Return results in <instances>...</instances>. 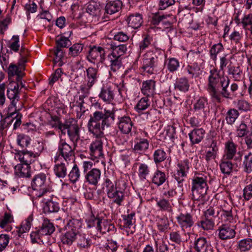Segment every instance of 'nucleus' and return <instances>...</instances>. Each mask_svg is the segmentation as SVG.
<instances>
[{
    "label": "nucleus",
    "instance_id": "de8ad7c7",
    "mask_svg": "<svg viewBox=\"0 0 252 252\" xmlns=\"http://www.w3.org/2000/svg\"><path fill=\"white\" fill-rule=\"evenodd\" d=\"M149 145L147 139H141L139 142L134 145L133 150L136 152H144L148 149Z\"/></svg>",
    "mask_w": 252,
    "mask_h": 252
},
{
    "label": "nucleus",
    "instance_id": "0e129e2a",
    "mask_svg": "<svg viewBox=\"0 0 252 252\" xmlns=\"http://www.w3.org/2000/svg\"><path fill=\"white\" fill-rule=\"evenodd\" d=\"M83 49V45L82 44H74L69 48V54L72 57H76L82 52Z\"/></svg>",
    "mask_w": 252,
    "mask_h": 252
},
{
    "label": "nucleus",
    "instance_id": "7c9ffc66",
    "mask_svg": "<svg viewBox=\"0 0 252 252\" xmlns=\"http://www.w3.org/2000/svg\"><path fill=\"white\" fill-rule=\"evenodd\" d=\"M209 246L206 239L199 237L194 242V249L197 252H207Z\"/></svg>",
    "mask_w": 252,
    "mask_h": 252
},
{
    "label": "nucleus",
    "instance_id": "2eb2a0df",
    "mask_svg": "<svg viewBox=\"0 0 252 252\" xmlns=\"http://www.w3.org/2000/svg\"><path fill=\"white\" fill-rule=\"evenodd\" d=\"M118 127L122 133L128 134L133 126V123L129 116H124L118 117Z\"/></svg>",
    "mask_w": 252,
    "mask_h": 252
},
{
    "label": "nucleus",
    "instance_id": "393cba45",
    "mask_svg": "<svg viewBox=\"0 0 252 252\" xmlns=\"http://www.w3.org/2000/svg\"><path fill=\"white\" fill-rule=\"evenodd\" d=\"M155 90V82L152 80H147L142 83V93L146 96L153 95Z\"/></svg>",
    "mask_w": 252,
    "mask_h": 252
},
{
    "label": "nucleus",
    "instance_id": "39448f33",
    "mask_svg": "<svg viewBox=\"0 0 252 252\" xmlns=\"http://www.w3.org/2000/svg\"><path fill=\"white\" fill-rule=\"evenodd\" d=\"M85 182L88 185L97 186L101 179V171L97 168H93V163L90 161L83 162Z\"/></svg>",
    "mask_w": 252,
    "mask_h": 252
},
{
    "label": "nucleus",
    "instance_id": "6e6d98bb",
    "mask_svg": "<svg viewBox=\"0 0 252 252\" xmlns=\"http://www.w3.org/2000/svg\"><path fill=\"white\" fill-rule=\"evenodd\" d=\"M32 220L33 215L31 214L27 218L25 221L22 222L21 227L19 230V233H23L28 231L31 228Z\"/></svg>",
    "mask_w": 252,
    "mask_h": 252
},
{
    "label": "nucleus",
    "instance_id": "ea45409f",
    "mask_svg": "<svg viewBox=\"0 0 252 252\" xmlns=\"http://www.w3.org/2000/svg\"><path fill=\"white\" fill-rule=\"evenodd\" d=\"M238 111L235 109H230L226 113L225 120L227 124L232 125L239 116Z\"/></svg>",
    "mask_w": 252,
    "mask_h": 252
},
{
    "label": "nucleus",
    "instance_id": "a19ab883",
    "mask_svg": "<svg viewBox=\"0 0 252 252\" xmlns=\"http://www.w3.org/2000/svg\"><path fill=\"white\" fill-rule=\"evenodd\" d=\"M228 74L232 75L235 80H240L242 75V70L239 66H235L229 64L228 66Z\"/></svg>",
    "mask_w": 252,
    "mask_h": 252
},
{
    "label": "nucleus",
    "instance_id": "a878e982",
    "mask_svg": "<svg viewBox=\"0 0 252 252\" xmlns=\"http://www.w3.org/2000/svg\"><path fill=\"white\" fill-rule=\"evenodd\" d=\"M231 159L223 157L220 163V167L221 172L227 175H229L232 172L234 165L230 161Z\"/></svg>",
    "mask_w": 252,
    "mask_h": 252
},
{
    "label": "nucleus",
    "instance_id": "e2e57ef3",
    "mask_svg": "<svg viewBox=\"0 0 252 252\" xmlns=\"http://www.w3.org/2000/svg\"><path fill=\"white\" fill-rule=\"evenodd\" d=\"M152 41V38L149 35H144L142 40L139 44L140 51L141 52L147 49L151 44Z\"/></svg>",
    "mask_w": 252,
    "mask_h": 252
},
{
    "label": "nucleus",
    "instance_id": "6e6552de",
    "mask_svg": "<svg viewBox=\"0 0 252 252\" xmlns=\"http://www.w3.org/2000/svg\"><path fill=\"white\" fill-rule=\"evenodd\" d=\"M32 187L33 189L39 191L38 197L42 196L49 190V182L44 173L36 175L32 180Z\"/></svg>",
    "mask_w": 252,
    "mask_h": 252
},
{
    "label": "nucleus",
    "instance_id": "864d4df0",
    "mask_svg": "<svg viewBox=\"0 0 252 252\" xmlns=\"http://www.w3.org/2000/svg\"><path fill=\"white\" fill-rule=\"evenodd\" d=\"M166 158V154L162 149L156 150L153 154L154 162L157 164L161 162Z\"/></svg>",
    "mask_w": 252,
    "mask_h": 252
},
{
    "label": "nucleus",
    "instance_id": "423d86ee",
    "mask_svg": "<svg viewBox=\"0 0 252 252\" xmlns=\"http://www.w3.org/2000/svg\"><path fill=\"white\" fill-rule=\"evenodd\" d=\"M19 85L15 82H12L10 84V88L7 90V96L11 100V104L8 107L7 114L6 117L9 119H13L15 114L17 113L16 103L19 100Z\"/></svg>",
    "mask_w": 252,
    "mask_h": 252
},
{
    "label": "nucleus",
    "instance_id": "9d476101",
    "mask_svg": "<svg viewBox=\"0 0 252 252\" xmlns=\"http://www.w3.org/2000/svg\"><path fill=\"white\" fill-rule=\"evenodd\" d=\"M126 183L125 180L119 181V186L116 189L107 194L112 203L121 206L125 198V190Z\"/></svg>",
    "mask_w": 252,
    "mask_h": 252
},
{
    "label": "nucleus",
    "instance_id": "0eeeda50",
    "mask_svg": "<svg viewBox=\"0 0 252 252\" xmlns=\"http://www.w3.org/2000/svg\"><path fill=\"white\" fill-rule=\"evenodd\" d=\"M62 128V134L64 135L67 132L70 140L75 145L80 139L79 127L77 123L73 120L66 121Z\"/></svg>",
    "mask_w": 252,
    "mask_h": 252
},
{
    "label": "nucleus",
    "instance_id": "6ab92c4d",
    "mask_svg": "<svg viewBox=\"0 0 252 252\" xmlns=\"http://www.w3.org/2000/svg\"><path fill=\"white\" fill-rule=\"evenodd\" d=\"M177 222L183 231L193 226L194 221L192 217L189 213H181L177 217Z\"/></svg>",
    "mask_w": 252,
    "mask_h": 252
},
{
    "label": "nucleus",
    "instance_id": "f3484780",
    "mask_svg": "<svg viewBox=\"0 0 252 252\" xmlns=\"http://www.w3.org/2000/svg\"><path fill=\"white\" fill-rule=\"evenodd\" d=\"M102 138H97L90 146V154L94 158L102 157L103 154V142Z\"/></svg>",
    "mask_w": 252,
    "mask_h": 252
},
{
    "label": "nucleus",
    "instance_id": "603ef678",
    "mask_svg": "<svg viewBox=\"0 0 252 252\" xmlns=\"http://www.w3.org/2000/svg\"><path fill=\"white\" fill-rule=\"evenodd\" d=\"M157 225L160 232L167 231L169 227V222L167 218H159L157 220Z\"/></svg>",
    "mask_w": 252,
    "mask_h": 252
},
{
    "label": "nucleus",
    "instance_id": "c9c22d12",
    "mask_svg": "<svg viewBox=\"0 0 252 252\" xmlns=\"http://www.w3.org/2000/svg\"><path fill=\"white\" fill-rule=\"evenodd\" d=\"M185 70L191 78L197 77L200 74V66L197 63H191L186 66Z\"/></svg>",
    "mask_w": 252,
    "mask_h": 252
},
{
    "label": "nucleus",
    "instance_id": "412c9836",
    "mask_svg": "<svg viewBox=\"0 0 252 252\" xmlns=\"http://www.w3.org/2000/svg\"><path fill=\"white\" fill-rule=\"evenodd\" d=\"M123 3L120 0L109 1L105 7V13L112 15L119 12L122 7Z\"/></svg>",
    "mask_w": 252,
    "mask_h": 252
},
{
    "label": "nucleus",
    "instance_id": "774afa93",
    "mask_svg": "<svg viewBox=\"0 0 252 252\" xmlns=\"http://www.w3.org/2000/svg\"><path fill=\"white\" fill-rule=\"evenodd\" d=\"M158 206L162 210L172 211V206L168 200L165 199H160L157 202Z\"/></svg>",
    "mask_w": 252,
    "mask_h": 252
},
{
    "label": "nucleus",
    "instance_id": "052dcab7",
    "mask_svg": "<svg viewBox=\"0 0 252 252\" xmlns=\"http://www.w3.org/2000/svg\"><path fill=\"white\" fill-rule=\"evenodd\" d=\"M180 66V63L179 61L176 58H172L168 60L167 63V67L168 70L170 72H173L177 70Z\"/></svg>",
    "mask_w": 252,
    "mask_h": 252
},
{
    "label": "nucleus",
    "instance_id": "473e14b6",
    "mask_svg": "<svg viewBox=\"0 0 252 252\" xmlns=\"http://www.w3.org/2000/svg\"><path fill=\"white\" fill-rule=\"evenodd\" d=\"M175 89L183 92L188 91L189 84L188 80L186 77L178 78L174 84Z\"/></svg>",
    "mask_w": 252,
    "mask_h": 252
},
{
    "label": "nucleus",
    "instance_id": "bb28decb",
    "mask_svg": "<svg viewBox=\"0 0 252 252\" xmlns=\"http://www.w3.org/2000/svg\"><path fill=\"white\" fill-rule=\"evenodd\" d=\"M15 174L19 177H29L30 176V166L26 164H18L15 166Z\"/></svg>",
    "mask_w": 252,
    "mask_h": 252
},
{
    "label": "nucleus",
    "instance_id": "ddd939ff",
    "mask_svg": "<svg viewBox=\"0 0 252 252\" xmlns=\"http://www.w3.org/2000/svg\"><path fill=\"white\" fill-rule=\"evenodd\" d=\"M193 111L196 115L206 118L210 112L207 98L200 97L198 98L193 104Z\"/></svg>",
    "mask_w": 252,
    "mask_h": 252
},
{
    "label": "nucleus",
    "instance_id": "1a4fd4ad",
    "mask_svg": "<svg viewBox=\"0 0 252 252\" xmlns=\"http://www.w3.org/2000/svg\"><path fill=\"white\" fill-rule=\"evenodd\" d=\"M74 149L63 140H61L59 143L57 156L55 157V162L63 158L66 161H69L73 157Z\"/></svg>",
    "mask_w": 252,
    "mask_h": 252
},
{
    "label": "nucleus",
    "instance_id": "c756f323",
    "mask_svg": "<svg viewBox=\"0 0 252 252\" xmlns=\"http://www.w3.org/2000/svg\"><path fill=\"white\" fill-rule=\"evenodd\" d=\"M119 186V181L116 182L114 180L106 177L102 184V188L107 195L114 190Z\"/></svg>",
    "mask_w": 252,
    "mask_h": 252
},
{
    "label": "nucleus",
    "instance_id": "5701e85b",
    "mask_svg": "<svg viewBox=\"0 0 252 252\" xmlns=\"http://www.w3.org/2000/svg\"><path fill=\"white\" fill-rule=\"evenodd\" d=\"M179 169L177 172L174 174L175 179L177 181L179 187H183V183L185 181V178L186 177V169H188L189 167L187 164L182 165L178 164Z\"/></svg>",
    "mask_w": 252,
    "mask_h": 252
},
{
    "label": "nucleus",
    "instance_id": "37998d69",
    "mask_svg": "<svg viewBox=\"0 0 252 252\" xmlns=\"http://www.w3.org/2000/svg\"><path fill=\"white\" fill-rule=\"evenodd\" d=\"M238 249L241 252H246L252 249V239L247 238L238 242Z\"/></svg>",
    "mask_w": 252,
    "mask_h": 252
},
{
    "label": "nucleus",
    "instance_id": "680f3d73",
    "mask_svg": "<svg viewBox=\"0 0 252 252\" xmlns=\"http://www.w3.org/2000/svg\"><path fill=\"white\" fill-rule=\"evenodd\" d=\"M248 126L244 121H242L237 127V135L239 137H243L248 133Z\"/></svg>",
    "mask_w": 252,
    "mask_h": 252
},
{
    "label": "nucleus",
    "instance_id": "dca6fc26",
    "mask_svg": "<svg viewBox=\"0 0 252 252\" xmlns=\"http://www.w3.org/2000/svg\"><path fill=\"white\" fill-rule=\"evenodd\" d=\"M217 231L218 232L219 238L221 240L233 239L236 235L235 228L227 224H222L219 226Z\"/></svg>",
    "mask_w": 252,
    "mask_h": 252
},
{
    "label": "nucleus",
    "instance_id": "bf43d9fd",
    "mask_svg": "<svg viewBox=\"0 0 252 252\" xmlns=\"http://www.w3.org/2000/svg\"><path fill=\"white\" fill-rule=\"evenodd\" d=\"M169 239L171 242L178 245H180L182 242H184L179 231H171L169 234Z\"/></svg>",
    "mask_w": 252,
    "mask_h": 252
},
{
    "label": "nucleus",
    "instance_id": "4be33fe9",
    "mask_svg": "<svg viewBox=\"0 0 252 252\" xmlns=\"http://www.w3.org/2000/svg\"><path fill=\"white\" fill-rule=\"evenodd\" d=\"M98 96L104 102L107 103H111L114 98L113 91L110 87L107 86H103L101 88Z\"/></svg>",
    "mask_w": 252,
    "mask_h": 252
},
{
    "label": "nucleus",
    "instance_id": "c85d7f7f",
    "mask_svg": "<svg viewBox=\"0 0 252 252\" xmlns=\"http://www.w3.org/2000/svg\"><path fill=\"white\" fill-rule=\"evenodd\" d=\"M39 229L40 233L45 236L50 235L52 234L55 231V228L53 223L49 220L45 219Z\"/></svg>",
    "mask_w": 252,
    "mask_h": 252
},
{
    "label": "nucleus",
    "instance_id": "a18cd8bd",
    "mask_svg": "<svg viewBox=\"0 0 252 252\" xmlns=\"http://www.w3.org/2000/svg\"><path fill=\"white\" fill-rule=\"evenodd\" d=\"M197 225L204 230H211L214 226V219L203 218L201 220L198 221Z\"/></svg>",
    "mask_w": 252,
    "mask_h": 252
},
{
    "label": "nucleus",
    "instance_id": "3c124183",
    "mask_svg": "<svg viewBox=\"0 0 252 252\" xmlns=\"http://www.w3.org/2000/svg\"><path fill=\"white\" fill-rule=\"evenodd\" d=\"M43 209L45 213H56L60 210V206L58 203L49 201L46 203Z\"/></svg>",
    "mask_w": 252,
    "mask_h": 252
},
{
    "label": "nucleus",
    "instance_id": "72a5a7b5",
    "mask_svg": "<svg viewBox=\"0 0 252 252\" xmlns=\"http://www.w3.org/2000/svg\"><path fill=\"white\" fill-rule=\"evenodd\" d=\"M87 83L90 86H93L96 82L97 78V69L89 67L87 70Z\"/></svg>",
    "mask_w": 252,
    "mask_h": 252
},
{
    "label": "nucleus",
    "instance_id": "20e7f679",
    "mask_svg": "<svg viewBox=\"0 0 252 252\" xmlns=\"http://www.w3.org/2000/svg\"><path fill=\"white\" fill-rule=\"evenodd\" d=\"M208 189L207 177L198 175L192 180L191 198L194 200L202 199L206 194Z\"/></svg>",
    "mask_w": 252,
    "mask_h": 252
},
{
    "label": "nucleus",
    "instance_id": "a211bd4d",
    "mask_svg": "<svg viewBox=\"0 0 252 252\" xmlns=\"http://www.w3.org/2000/svg\"><path fill=\"white\" fill-rule=\"evenodd\" d=\"M92 86H90L88 84H82L80 86L79 90L78 92L79 94V100L77 101L76 104L80 108V111L84 113L85 107L84 103H85L84 99L89 96L90 94V90Z\"/></svg>",
    "mask_w": 252,
    "mask_h": 252
},
{
    "label": "nucleus",
    "instance_id": "49530a36",
    "mask_svg": "<svg viewBox=\"0 0 252 252\" xmlns=\"http://www.w3.org/2000/svg\"><path fill=\"white\" fill-rule=\"evenodd\" d=\"M81 172L77 164H74L71 170L69 172L68 177L70 181L74 184L76 183L79 179Z\"/></svg>",
    "mask_w": 252,
    "mask_h": 252
},
{
    "label": "nucleus",
    "instance_id": "69168bd1",
    "mask_svg": "<svg viewBox=\"0 0 252 252\" xmlns=\"http://www.w3.org/2000/svg\"><path fill=\"white\" fill-rule=\"evenodd\" d=\"M57 47L62 48L63 47H67L68 45L71 44L68 37H66L63 36H61L58 39L56 40Z\"/></svg>",
    "mask_w": 252,
    "mask_h": 252
},
{
    "label": "nucleus",
    "instance_id": "f257e3e1",
    "mask_svg": "<svg viewBox=\"0 0 252 252\" xmlns=\"http://www.w3.org/2000/svg\"><path fill=\"white\" fill-rule=\"evenodd\" d=\"M230 80L221 76L220 71L213 68L210 70L207 84V91L217 102L221 101V95L226 98H232V94L229 90Z\"/></svg>",
    "mask_w": 252,
    "mask_h": 252
},
{
    "label": "nucleus",
    "instance_id": "2f4dec72",
    "mask_svg": "<svg viewBox=\"0 0 252 252\" xmlns=\"http://www.w3.org/2000/svg\"><path fill=\"white\" fill-rule=\"evenodd\" d=\"M86 12L93 17L99 16L100 15L99 5L94 1H91L87 4Z\"/></svg>",
    "mask_w": 252,
    "mask_h": 252
},
{
    "label": "nucleus",
    "instance_id": "c03bdc74",
    "mask_svg": "<svg viewBox=\"0 0 252 252\" xmlns=\"http://www.w3.org/2000/svg\"><path fill=\"white\" fill-rule=\"evenodd\" d=\"M54 170L55 175L59 178H63L67 174V167L64 163L56 164Z\"/></svg>",
    "mask_w": 252,
    "mask_h": 252
},
{
    "label": "nucleus",
    "instance_id": "7ed1b4c3",
    "mask_svg": "<svg viewBox=\"0 0 252 252\" xmlns=\"http://www.w3.org/2000/svg\"><path fill=\"white\" fill-rule=\"evenodd\" d=\"M82 223L79 220H69L64 227V232L62 234L61 241L63 244L68 246L72 245V240L80 233Z\"/></svg>",
    "mask_w": 252,
    "mask_h": 252
},
{
    "label": "nucleus",
    "instance_id": "9b49d317",
    "mask_svg": "<svg viewBox=\"0 0 252 252\" xmlns=\"http://www.w3.org/2000/svg\"><path fill=\"white\" fill-rule=\"evenodd\" d=\"M158 63V58L152 51L147 52L144 56L142 69L148 74L154 73Z\"/></svg>",
    "mask_w": 252,
    "mask_h": 252
},
{
    "label": "nucleus",
    "instance_id": "cd10ccee",
    "mask_svg": "<svg viewBox=\"0 0 252 252\" xmlns=\"http://www.w3.org/2000/svg\"><path fill=\"white\" fill-rule=\"evenodd\" d=\"M127 21L129 26L133 29H137L143 22L142 15L138 13L132 14L129 16Z\"/></svg>",
    "mask_w": 252,
    "mask_h": 252
},
{
    "label": "nucleus",
    "instance_id": "4468645a",
    "mask_svg": "<svg viewBox=\"0 0 252 252\" xmlns=\"http://www.w3.org/2000/svg\"><path fill=\"white\" fill-rule=\"evenodd\" d=\"M16 158L23 164L30 165L34 161L36 158L38 157V154L35 151H28L27 150H23L19 151L15 154Z\"/></svg>",
    "mask_w": 252,
    "mask_h": 252
},
{
    "label": "nucleus",
    "instance_id": "f8f14e48",
    "mask_svg": "<svg viewBox=\"0 0 252 252\" xmlns=\"http://www.w3.org/2000/svg\"><path fill=\"white\" fill-rule=\"evenodd\" d=\"M105 54L103 48L94 46L90 48L87 59L92 63H96L98 66L100 63H103L105 60Z\"/></svg>",
    "mask_w": 252,
    "mask_h": 252
},
{
    "label": "nucleus",
    "instance_id": "4d7b16f0",
    "mask_svg": "<svg viewBox=\"0 0 252 252\" xmlns=\"http://www.w3.org/2000/svg\"><path fill=\"white\" fill-rule=\"evenodd\" d=\"M223 50V47L221 43H219L213 45L210 50V54L214 61L217 59V56L218 53L221 52Z\"/></svg>",
    "mask_w": 252,
    "mask_h": 252
},
{
    "label": "nucleus",
    "instance_id": "79ce46f5",
    "mask_svg": "<svg viewBox=\"0 0 252 252\" xmlns=\"http://www.w3.org/2000/svg\"><path fill=\"white\" fill-rule=\"evenodd\" d=\"M17 143L22 148H27L30 145L31 139L25 134H20L17 135L16 139Z\"/></svg>",
    "mask_w": 252,
    "mask_h": 252
},
{
    "label": "nucleus",
    "instance_id": "5fc2aeb1",
    "mask_svg": "<svg viewBox=\"0 0 252 252\" xmlns=\"http://www.w3.org/2000/svg\"><path fill=\"white\" fill-rule=\"evenodd\" d=\"M243 165L245 172L250 173L252 171V153L251 152L245 156Z\"/></svg>",
    "mask_w": 252,
    "mask_h": 252
},
{
    "label": "nucleus",
    "instance_id": "58836bf2",
    "mask_svg": "<svg viewBox=\"0 0 252 252\" xmlns=\"http://www.w3.org/2000/svg\"><path fill=\"white\" fill-rule=\"evenodd\" d=\"M111 48L112 50V52L111 55L119 58H121V56L125 54L127 50V47L126 44L115 45L111 44Z\"/></svg>",
    "mask_w": 252,
    "mask_h": 252
},
{
    "label": "nucleus",
    "instance_id": "b1692460",
    "mask_svg": "<svg viewBox=\"0 0 252 252\" xmlns=\"http://www.w3.org/2000/svg\"><path fill=\"white\" fill-rule=\"evenodd\" d=\"M205 130L202 128H195L189 133V137L192 144H198L203 139Z\"/></svg>",
    "mask_w": 252,
    "mask_h": 252
},
{
    "label": "nucleus",
    "instance_id": "f03ea898",
    "mask_svg": "<svg viewBox=\"0 0 252 252\" xmlns=\"http://www.w3.org/2000/svg\"><path fill=\"white\" fill-rule=\"evenodd\" d=\"M115 120L113 110L105 109L104 112L96 111L91 116L88 123L89 131L96 138H103L105 127H108Z\"/></svg>",
    "mask_w": 252,
    "mask_h": 252
},
{
    "label": "nucleus",
    "instance_id": "338daca9",
    "mask_svg": "<svg viewBox=\"0 0 252 252\" xmlns=\"http://www.w3.org/2000/svg\"><path fill=\"white\" fill-rule=\"evenodd\" d=\"M220 216L221 217V219L225 222H232L234 220L232 209L227 211L223 210L221 211Z\"/></svg>",
    "mask_w": 252,
    "mask_h": 252
},
{
    "label": "nucleus",
    "instance_id": "aec40b11",
    "mask_svg": "<svg viewBox=\"0 0 252 252\" xmlns=\"http://www.w3.org/2000/svg\"><path fill=\"white\" fill-rule=\"evenodd\" d=\"M76 242L79 249H88L92 245V240L86 234L80 233L72 240V243Z\"/></svg>",
    "mask_w": 252,
    "mask_h": 252
},
{
    "label": "nucleus",
    "instance_id": "4c0bfd02",
    "mask_svg": "<svg viewBox=\"0 0 252 252\" xmlns=\"http://www.w3.org/2000/svg\"><path fill=\"white\" fill-rule=\"evenodd\" d=\"M218 151V148L217 146V142L215 141H212L209 149L206 152L205 155V159L207 161L210 160L214 159L217 156V153Z\"/></svg>",
    "mask_w": 252,
    "mask_h": 252
},
{
    "label": "nucleus",
    "instance_id": "8fccbe9b",
    "mask_svg": "<svg viewBox=\"0 0 252 252\" xmlns=\"http://www.w3.org/2000/svg\"><path fill=\"white\" fill-rule=\"evenodd\" d=\"M108 59L111 63L110 67L111 70L114 72L118 70L122 65L121 58L110 55L108 56Z\"/></svg>",
    "mask_w": 252,
    "mask_h": 252
},
{
    "label": "nucleus",
    "instance_id": "09e8293b",
    "mask_svg": "<svg viewBox=\"0 0 252 252\" xmlns=\"http://www.w3.org/2000/svg\"><path fill=\"white\" fill-rule=\"evenodd\" d=\"M150 106V102L148 96L141 98L135 107L138 113L146 110Z\"/></svg>",
    "mask_w": 252,
    "mask_h": 252
},
{
    "label": "nucleus",
    "instance_id": "13d9d810",
    "mask_svg": "<svg viewBox=\"0 0 252 252\" xmlns=\"http://www.w3.org/2000/svg\"><path fill=\"white\" fill-rule=\"evenodd\" d=\"M150 170L148 166L145 163H140L138 168V174L141 180H145L147 176L149 174Z\"/></svg>",
    "mask_w": 252,
    "mask_h": 252
},
{
    "label": "nucleus",
    "instance_id": "f704fd0d",
    "mask_svg": "<svg viewBox=\"0 0 252 252\" xmlns=\"http://www.w3.org/2000/svg\"><path fill=\"white\" fill-rule=\"evenodd\" d=\"M237 146L232 141H228L225 143V154L223 157L232 159L236 153Z\"/></svg>",
    "mask_w": 252,
    "mask_h": 252
},
{
    "label": "nucleus",
    "instance_id": "e433bc0d",
    "mask_svg": "<svg viewBox=\"0 0 252 252\" xmlns=\"http://www.w3.org/2000/svg\"><path fill=\"white\" fill-rule=\"evenodd\" d=\"M166 180V177L165 173L157 170L153 176L152 182L155 185L159 186L162 185Z\"/></svg>",
    "mask_w": 252,
    "mask_h": 252
}]
</instances>
